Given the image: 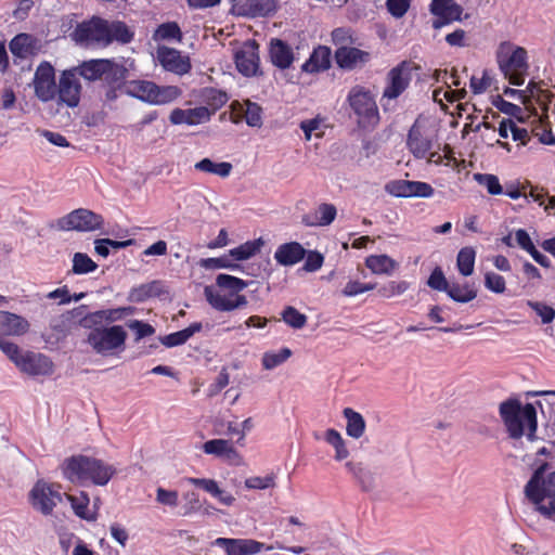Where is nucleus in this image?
I'll return each mask as SVG.
<instances>
[{"instance_id": "32", "label": "nucleus", "mask_w": 555, "mask_h": 555, "mask_svg": "<svg viewBox=\"0 0 555 555\" xmlns=\"http://www.w3.org/2000/svg\"><path fill=\"white\" fill-rule=\"evenodd\" d=\"M195 170L227 178L230 176L233 166L231 163H215L210 158H203L194 165Z\"/></svg>"}, {"instance_id": "41", "label": "nucleus", "mask_w": 555, "mask_h": 555, "mask_svg": "<svg viewBox=\"0 0 555 555\" xmlns=\"http://www.w3.org/2000/svg\"><path fill=\"white\" fill-rule=\"evenodd\" d=\"M133 39V33L124 22L109 23V43L118 41L128 43Z\"/></svg>"}, {"instance_id": "57", "label": "nucleus", "mask_w": 555, "mask_h": 555, "mask_svg": "<svg viewBox=\"0 0 555 555\" xmlns=\"http://www.w3.org/2000/svg\"><path fill=\"white\" fill-rule=\"evenodd\" d=\"M305 263L302 269L307 272H315L320 270L324 263V257L317 250L306 251Z\"/></svg>"}, {"instance_id": "52", "label": "nucleus", "mask_w": 555, "mask_h": 555, "mask_svg": "<svg viewBox=\"0 0 555 555\" xmlns=\"http://www.w3.org/2000/svg\"><path fill=\"white\" fill-rule=\"evenodd\" d=\"M356 39L353 38L352 30L346 27H338L332 31V42L337 47H349L353 44Z\"/></svg>"}, {"instance_id": "47", "label": "nucleus", "mask_w": 555, "mask_h": 555, "mask_svg": "<svg viewBox=\"0 0 555 555\" xmlns=\"http://www.w3.org/2000/svg\"><path fill=\"white\" fill-rule=\"evenodd\" d=\"M244 118L249 127L262 126V108L259 104L247 100L245 102Z\"/></svg>"}, {"instance_id": "39", "label": "nucleus", "mask_w": 555, "mask_h": 555, "mask_svg": "<svg viewBox=\"0 0 555 555\" xmlns=\"http://www.w3.org/2000/svg\"><path fill=\"white\" fill-rule=\"evenodd\" d=\"M325 441L334 447L335 459L337 461L345 460L349 455V451L346 448L345 441L336 429L330 428L325 431Z\"/></svg>"}, {"instance_id": "5", "label": "nucleus", "mask_w": 555, "mask_h": 555, "mask_svg": "<svg viewBox=\"0 0 555 555\" xmlns=\"http://www.w3.org/2000/svg\"><path fill=\"white\" fill-rule=\"evenodd\" d=\"M92 60L93 59L82 61L77 66L69 69H65L61 73L59 83L56 87V96L59 104H65L70 108L77 107L79 105L82 86L78 77H81L90 82L99 80L86 77L83 74L82 68L89 65V62H91Z\"/></svg>"}, {"instance_id": "58", "label": "nucleus", "mask_w": 555, "mask_h": 555, "mask_svg": "<svg viewBox=\"0 0 555 555\" xmlns=\"http://www.w3.org/2000/svg\"><path fill=\"white\" fill-rule=\"evenodd\" d=\"M388 193L396 197H411V189L409 180H396L386 185Z\"/></svg>"}, {"instance_id": "20", "label": "nucleus", "mask_w": 555, "mask_h": 555, "mask_svg": "<svg viewBox=\"0 0 555 555\" xmlns=\"http://www.w3.org/2000/svg\"><path fill=\"white\" fill-rule=\"evenodd\" d=\"M335 62L339 68L353 69L359 64H365L371 60V54L354 47H339L336 49Z\"/></svg>"}, {"instance_id": "2", "label": "nucleus", "mask_w": 555, "mask_h": 555, "mask_svg": "<svg viewBox=\"0 0 555 555\" xmlns=\"http://www.w3.org/2000/svg\"><path fill=\"white\" fill-rule=\"evenodd\" d=\"M63 476L73 483L88 481L96 486H105L115 475L114 466L104 461L87 455H73L62 465Z\"/></svg>"}, {"instance_id": "12", "label": "nucleus", "mask_w": 555, "mask_h": 555, "mask_svg": "<svg viewBox=\"0 0 555 555\" xmlns=\"http://www.w3.org/2000/svg\"><path fill=\"white\" fill-rule=\"evenodd\" d=\"M55 69L49 62L38 65L34 76L36 96L42 102H50L56 96Z\"/></svg>"}, {"instance_id": "26", "label": "nucleus", "mask_w": 555, "mask_h": 555, "mask_svg": "<svg viewBox=\"0 0 555 555\" xmlns=\"http://www.w3.org/2000/svg\"><path fill=\"white\" fill-rule=\"evenodd\" d=\"M337 210L333 204L323 203L319 205L314 216H305L302 222L308 227L330 225L336 218Z\"/></svg>"}, {"instance_id": "3", "label": "nucleus", "mask_w": 555, "mask_h": 555, "mask_svg": "<svg viewBox=\"0 0 555 555\" xmlns=\"http://www.w3.org/2000/svg\"><path fill=\"white\" fill-rule=\"evenodd\" d=\"M499 412L511 438H521L525 433V424L529 429L528 439L535 438L538 421L537 410L532 403H526L522 406L518 399H507L500 404Z\"/></svg>"}, {"instance_id": "1", "label": "nucleus", "mask_w": 555, "mask_h": 555, "mask_svg": "<svg viewBox=\"0 0 555 555\" xmlns=\"http://www.w3.org/2000/svg\"><path fill=\"white\" fill-rule=\"evenodd\" d=\"M86 77L102 79L100 99L105 106H112L121 94H127L153 105L173 102L181 94L176 86H158L150 80H127L129 70L114 59H95L85 66Z\"/></svg>"}, {"instance_id": "53", "label": "nucleus", "mask_w": 555, "mask_h": 555, "mask_svg": "<svg viewBox=\"0 0 555 555\" xmlns=\"http://www.w3.org/2000/svg\"><path fill=\"white\" fill-rule=\"evenodd\" d=\"M427 285L431 289L446 292L449 289L450 283L447 281L442 269L440 267H436L428 278Z\"/></svg>"}, {"instance_id": "27", "label": "nucleus", "mask_w": 555, "mask_h": 555, "mask_svg": "<svg viewBox=\"0 0 555 555\" xmlns=\"http://www.w3.org/2000/svg\"><path fill=\"white\" fill-rule=\"evenodd\" d=\"M365 266L374 274L390 275L398 267V262L388 255H370L365 258Z\"/></svg>"}, {"instance_id": "42", "label": "nucleus", "mask_w": 555, "mask_h": 555, "mask_svg": "<svg viewBox=\"0 0 555 555\" xmlns=\"http://www.w3.org/2000/svg\"><path fill=\"white\" fill-rule=\"evenodd\" d=\"M10 51L13 55L17 57H26L30 53L31 44H30V36L27 34L16 35L10 41Z\"/></svg>"}, {"instance_id": "59", "label": "nucleus", "mask_w": 555, "mask_h": 555, "mask_svg": "<svg viewBox=\"0 0 555 555\" xmlns=\"http://www.w3.org/2000/svg\"><path fill=\"white\" fill-rule=\"evenodd\" d=\"M411 0H386V8L395 18L403 17L409 11Z\"/></svg>"}, {"instance_id": "9", "label": "nucleus", "mask_w": 555, "mask_h": 555, "mask_svg": "<svg viewBox=\"0 0 555 555\" xmlns=\"http://www.w3.org/2000/svg\"><path fill=\"white\" fill-rule=\"evenodd\" d=\"M420 67L411 61H402L392 67L387 74V83L383 91V98L395 100L399 98L410 86L412 72Z\"/></svg>"}, {"instance_id": "50", "label": "nucleus", "mask_w": 555, "mask_h": 555, "mask_svg": "<svg viewBox=\"0 0 555 555\" xmlns=\"http://www.w3.org/2000/svg\"><path fill=\"white\" fill-rule=\"evenodd\" d=\"M527 306L541 318L543 324H548L555 319V309L544 302L528 300Z\"/></svg>"}, {"instance_id": "18", "label": "nucleus", "mask_w": 555, "mask_h": 555, "mask_svg": "<svg viewBox=\"0 0 555 555\" xmlns=\"http://www.w3.org/2000/svg\"><path fill=\"white\" fill-rule=\"evenodd\" d=\"M278 10V0H243L235 9H230L236 16L256 18L273 15Z\"/></svg>"}, {"instance_id": "30", "label": "nucleus", "mask_w": 555, "mask_h": 555, "mask_svg": "<svg viewBox=\"0 0 555 555\" xmlns=\"http://www.w3.org/2000/svg\"><path fill=\"white\" fill-rule=\"evenodd\" d=\"M202 450L206 454H211L219 457L232 459L237 456V452L234 449L231 441L225 439H211L206 441L202 446Z\"/></svg>"}, {"instance_id": "24", "label": "nucleus", "mask_w": 555, "mask_h": 555, "mask_svg": "<svg viewBox=\"0 0 555 555\" xmlns=\"http://www.w3.org/2000/svg\"><path fill=\"white\" fill-rule=\"evenodd\" d=\"M167 292L162 281L155 280L140 284L130 289L128 299L132 302H143L153 297H162Z\"/></svg>"}, {"instance_id": "51", "label": "nucleus", "mask_w": 555, "mask_h": 555, "mask_svg": "<svg viewBox=\"0 0 555 555\" xmlns=\"http://www.w3.org/2000/svg\"><path fill=\"white\" fill-rule=\"evenodd\" d=\"M409 283L405 281H391L378 288L379 296L384 298H391L403 294L409 288Z\"/></svg>"}, {"instance_id": "63", "label": "nucleus", "mask_w": 555, "mask_h": 555, "mask_svg": "<svg viewBox=\"0 0 555 555\" xmlns=\"http://www.w3.org/2000/svg\"><path fill=\"white\" fill-rule=\"evenodd\" d=\"M485 284L487 288L496 294H502L506 288L505 279L494 272H489L486 274Z\"/></svg>"}, {"instance_id": "28", "label": "nucleus", "mask_w": 555, "mask_h": 555, "mask_svg": "<svg viewBox=\"0 0 555 555\" xmlns=\"http://www.w3.org/2000/svg\"><path fill=\"white\" fill-rule=\"evenodd\" d=\"M65 495L77 517L88 521L96 519V514L89 511L90 499L87 492L80 491L77 495Z\"/></svg>"}, {"instance_id": "21", "label": "nucleus", "mask_w": 555, "mask_h": 555, "mask_svg": "<svg viewBox=\"0 0 555 555\" xmlns=\"http://www.w3.org/2000/svg\"><path fill=\"white\" fill-rule=\"evenodd\" d=\"M29 330L28 321L15 313L0 311V337L22 336Z\"/></svg>"}, {"instance_id": "49", "label": "nucleus", "mask_w": 555, "mask_h": 555, "mask_svg": "<svg viewBox=\"0 0 555 555\" xmlns=\"http://www.w3.org/2000/svg\"><path fill=\"white\" fill-rule=\"evenodd\" d=\"M283 321L293 328H302L307 323V317L296 308L287 306L282 312Z\"/></svg>"}, {"instance_id": "54", "label": "nucleus", "mask_w": 555, "mask_h": 555, "mask_svg": "<svg viewBox=\"0 0 555 555\" xmlns=\"http://www.w3.org/2000/svg\"><path fill=\"white\" fill-rule=\"evenodd\" d=\"M376 287L375 284L361 283L359 281H349L341 291L345 297H354Z\"/></svg>"}, {"instance_id": "33", "label": "nucleus", "mask_w": 555, "mask_h": 555, "mask_svg": "<svg viewBox=\"0 0 555 555\" xmlns=\"http://www.w3.org/2000/svg\"><path fill=\"white\" fill-rule=\"evenodd\" d=\"M201 98L206 104L205 107H208L209 112H212V115L229 101V95L225 91L215 88H205L202 91Z\"/></svg>"}, {"instance_id": "7", "label": "nucleus", "mask_w": 555, "mask_h": 555, "mask_svg": "<svg viewBox=\"0 0 555 555\" xmlns=\"http://www.w3.org/2000/svg\"><path fill=\"white\" fill-rule=\"evenodd\" d=\"M127 339V332L121 325L109 327L99 326L92 328L86 341L92 349L102 356L114 354L115 350L122 349Z\"/></svg>"}, {"instance_id": "45", "label": "nucleus", "mask_w": 555, "mask_h": 555, "mask_svg": "<svg viewBox=\"0 0 555 555\" xmlns=\"http://www.w3.org/2000/svg\"><path fill=\"white\" fill-rule=\"evenodd\" d=\"M216 284L220 288L229 289L233 294L243 291L247 286V282L244 280L229 274H219L216 279Z\"/></svg>"}, {"instance_id": "36", "label": "nucleus", "mask_w": 555, "mask_h": 555, "mask_svg": "<svg viewBox=\"0 0 555 555\" xmlns=\"http://www.w3.org/2000/svg\"><path fill=\"white\" fill-rule=\"evenodd\" d=\"M346 468L359 482L363 491H370L373 488L374 481L371 473L365 470L362 463L347 462Z\"/></svg>"}, {"instance_id": "11", "label": "nucleus", "mask_w": 555, "mask_h": 555, "mask_svg": "<svg viewBox=\"0 0 555 555\" xmlns=\"http://www.w3.org/2000/svg\"><path fill=\"white\" fill-rule=\"evenodd\" d=\"M59 224L65 231L92 232L103 228L104 218L92 210L78 208L60 219Z\"/></svg>"}, {"instance_id": "64", "label": "nucleus", "mask_w": 555, "mask_h": 555, "mask_svg": "<svg viewBox=\"0 0 555 555\" xmlns=\"http://www.w3.org/2000/svg\"><path fill=\"white\" fill-rule=\"evenodd\" d=\"M411 197H430L434 194V188L422 181H410Z\"/></svg>"}, {"instance_id": "55", "label": "nucleus", "mask_w": 555, "mask_h": 555, "mask_svg": "<svg viewBox=\"0 0 555 555\" xmlns=\"http://www.w3.org/2000/svg\"><path fill=\"white\" fill-rule=\"evenodd\" d=\"M275 486V476L273 474L266 477L254 476L245 480V487L248 489L264 490Z\"/></svg>"}, {"instance_id": "15", "label": "nucleus", "mask_w": 555, "mask_h": 555, "mask_svg": "<svg viewBox=\"0 0 555 555\" xmlns=\"http://www.w3.org/2000/svg\"><path fill=\"white\" fill-rule=\"evenodd\" d=\"M76 35L80 41L107 46L109 44V23L101 17L92 18L88 23L78 25Z\"/></svg>"}, {"instance_id": "17", "label": "nucleus", "mask_w": 555, "mask_h": 555, "mask_svg": "<svg viewBox=\"0 0 555 555\" xmlns=\"http://www.w3.org/2000/svg\"><path fill=\"white\" fill-rule=\"evenodd\" d=\"M157 60L165 70L179 76L188 74L192 68L190 57L173 48L159 47Z\"/></svg>"}, {"instance_id": "60", "label": "nucleus", "mask_w": 555, "mask_h": 555, "mask_svg": "<svg viewBox=\"0 0 555 555\" xmlns=\"http://www.w3.org/2000/svg\"><path fill=\"white\" fill-rule=\"evenodd\" d=\"M127 325L131 331L134 332L135 340H140L155 333V328L151 324L140 320H131Z\"/></svg>"}, {"instance_id": "61", "label": "nucleus", "mask_w": 555, "mask_h": 555, "mask_svg": "<svg viewBox=\"0 0 555 555\" xmlns=\"http://www.w3.org/2000/svg\"><path fill=\"white\" fill-rule=\"evenodd\" d=\"M186 481L197 488L203 489L211 495L220 494V488L217 481L214 479L189 477L186 478Z\"/></svg>"}, {"instance_id": "14", "label": "nucleus", "mask_w": 555, "mask_h": 555, "mask_svg": "<svg viewBox=\"0 0 555 555\" xmlns=\"http://www.w3.org/2000/svg\"><path fill=\"white\" fill-rule=\"evenodd\" d=\"M434 135L418 120L412 125L406 138V146L412 155L417 159L427 157L429 151L434 147Z\"/></svg>"}, {"instance_id": "8", "label": "nucleus", "mask_w": 555, "mask_h": 555, "mask_svg": "<svg viewBox=\"0 0 555 555\" xmlns=\"http://www.w3.org/2000/svg\"><path fill=\"white\" fill-rule=\"evenodd\" d=\"M61 486L59 483H49L42 479L38 480L29 492V503L34 509L48 516L62 502Z\"/></svg>"}, {"instance_id": "38", "label": "nucleus", "mask_w": 555, "mask_h": 555, "mask_svg": "<svg viewBox=\"0 0 555 555\" xmlns=\"http://www.w3.org/2000/svg\"><path fill=\"white\" fill-rule=\"evenodd\" d=\"M476 251L473 247H464L457 254L456 264L459 272L468 276L474 272Z\"/></svg>"}, {"instance_id": "31", "label": "nucleus", "mask_w": 555, "mask_h": 555, "mask_svg": "<svg viewBox=\"0 0 555 555\" xmlns=\"http://www.w3.org/2000/svg\"><path fill=\"white\" fill-rule=\"evenodd\" d=\"M343 414L347 420V435L354 439L361 438L365 431L364 417L359 412L354 411L351 408H345Z\"/></svg>"}, {"instance_id": "62", "label": "nucleus", "mask_w": 555, "mask_h": 555, "mask_svg": "<svg viewBox=\"0 0 555 555\" xmlns=\"http://www.w3.org/2000/svg\"><path fill=\"white\" fill-rule=\"evenodd\" d=\"M0 350L15 364L17 365L23 353L20 347L11 341L0 337Z\"/></svg>"}, {"instance_id": "25", "label": "nucleus", "mask_w": 555, "mask_h": 555, "mask_svg": "<svg viewBox=\"0 0 555 555\" xmlns=\"http://www.w3.org/2000/svg\"><path fill=\"white\" fill-rule=\"evenodd\" d=\"M331 67V49L319 46L310 57L302 64L301 69L307 73H318Z\"/></svg>"}, {"instance_id": "19", "label": "nucleus", "mask_w": 555, "mask_h": 555, "mask_svg": "<svg viewBox=\"0 0 555 555\" xmlns=\"http://www.w3.org/2000/svg\"><path fill=\"white\" fill-rule=\"evenodd\" d=\"M212 112L208 107L197 106L194 108H175L171 111L169 120L172 125H189L195 126L210 120Z\"/></svg>"}, {"instance_id": "56", "label": "nucleus", "mask_w": 555, "mask_h": 555, "mask_svg": "<svg viewBox=\"0 0 555 555\" xmlns=\"http://www.w3.org/2000/svg\"><path fill=\"white\" fill-rule=\"evenodd\" d=\"M216 544L222 547L227 555H244L241 539L218 538Z\"/></svg>"}, {"instance_id": "37", "label": "nucleus", "mask_w": 555, "mask_h": 555, "mask_svg": "<svg viewBox=\"0 0 555 555\" xmlns=\"http://www.w3.org/2000/svg\"><path fill=\"white\" fill-rule=\"evenodd\" d=\"M206 299L209 305L218 311H232V301L234 294H222L220 292H212L209 287L205 288Z\"/></svg>"}, {"instance_id": "10", "label": "nucleus", "mask_w": 555, "mask_h": 555, "mask_svg": "<svg viewBox=\"0 0 555 555\" xmlns=\"http://www.w3.org/2000/svg\"><path fill=\"white\" fill-rule=\"evenodd\" d=\"M498 62L509 83L521 86L525 81V73L528 68L527 51L521 47L515 48L512 53L505 54L501 51L498 54Z\"/></svg>"}, {"instance_id": "40", "label": "nucleus", "mask_w": 555, "mask_h": 555, "mask_svg": "<svg viewBox=\"0 0 555 555\" xmlns=\"http://www.w3.org/2000/svg\"><path fill=\"white\" fill-rule=\"evenodd\" d=\"M98 264L85 253H76L73 257L72 271L75 274H88L95 271Z\"/></svg>"}, {"instance_id": "34", "label": "nucleus", "mask_w": 555, "mask_h": 555, "mask_svg": "<svg viewBox=\"0 0 555 555\" xmlns=\"http://www.w3.org/2000/svg\"><path fill=\"white\" fill-rule=\"evenodd\" d=\"M264 242L261 237L254 241H247L244 244L231 249L230 256L237 261L247 260L258 254L263 246Z\"/></svg>"}, {"instance_id": "22", "label": "nucleus", "mask_w": 555, "mask_h": 555, "mask_svg": "<svg viewBox=\"0 0 555 555\" xmlns=\"http://www.w3.org/2000/svg\"><path fill=\"white\" fill-rule=\"evenodd\" d=\"M306 256V249L298 242L281 244L275 253L274 259L281 266L289 267L300 262Z\"/></svg>"}, {"instance_id": "46", "label": "nucleus", "mask_w": 555, "mask_h": 555, "mask_svg": "<svg viewBox=\"0 0 555 555\" xmlns=\"http://www.w3.org/2000/svg\"><path fill=\"white\" fill-rule=\"evenodd\" d=\"M292 356L288 348H282L279 352H266L262 357V366L266 370H272L284 363Z\"/></svg>"}, {"instance_id": "23", "label": "nucleus", "mask_w": 555, "mask_h": 555, "mask_svg": "<svg viewBox=\"0 0 555 555\" xmlns=\"http://www.w3.org/2000/svg\"><path fill=\"white\" fill-rule=\"evenodd\" d=\"M269 55L272 64L280 69L289 68L294 62L292 48L279 38L271 39Z\"/></svg>"}, {"instance_id": "48", "label": "nucleus", "mask_w": 555, "mask_h": 555, "mask_svg": "<svg viewBox=\"0 0 555 555\" xmlns=\"http://www.w3.org/2000/svg\"><path fill=\"white\" fill-rule=\"evenodd\" d=\"M475 180L483 185L488 193L491 195H500L503 193V188L500 183L499 178L491 173H476Z\"/></svg>"}, {"instance_id": "13", "label": "nucleus", "mask_w": 555, "mask_h": 555, "mask_svg": "<svg viewBox=\"0 0 555 555\" xmlns=\"http://www.w3.org/2000/svg\"><path fill=\"white\" fill-rule=\"evenodd\" d=\"M236 69L245 77L261 75L259 44L255 40H248L236 51L234 55Z\"/></svg>"}, {"instance_id": "16", "label": "nucleus", "mask_w": 555, "mask_h": 555, "mask_svg": "<svg viewBox=\"0 0 555 555\" xmlns=\"http://www.w3.org/2000/svg\"><path fill=\"white\" fill-rule=\"evenodd\" d=\"M16 367L30 376H46L53 373L54 364L51 359L43 353L25 351Z\"/></svg>"}, {"instance_id": "6", "label": "nucleus", "mask_w": 555, "mask_h": 555, "mask_svg": "<svg viewBox=\"0 0 555 555\" xmlns=\"http://www.w3.org/2000/svg\"><path fill=\"white\" fill-rule=\"evenodd\" d=\"M347 101L357 116L360 128H374L379 122V112L376 101L370 90L362 86L351 88Z\"/></svg>"}, {"instance_id": "43", "label": "nucleus", "mask_w": 555, "mask_h": 555, "mask_svg": "<svg viewBox=\"0 0 555 555\" xmlns=\"http://www.w3.org/2000/svg\"><path fill=\"white\" fill-rule=\"evenodd\" d=\"M463 8L453 2L448 7V10L444 11L443 15H440L433 22V27L435 29H439L444 25H448L454 21H462Z\"/></svg>"}, {"instance_id": "44", "label": "nucleus", "mask_w": 555, "mask_h": 555, "mask_svg": "<svg viewBox=\"0 0 555 555\" xmlns=\"http://www.w3.org/2000/svg\"><path fill=\"white\" fill-rule=\"evenodd\" d=\"M155 38L159 40H178L182 39V33L176 22H167L160 24L156 31Z\"/></svg>"}, {"instance_id": "29", "label": "nucleus", "mask_w": 555, "mask_h": 555, "mask_svg": "<svg viewBox=\"0 0 555 555\" xmlns=\"http://www.w3.org/2000/svg\"><path fill=\"white\" fill-rule=\"evenodd\" d=\"M203 325L201 322H194L188 327L168 334L162 338V344L168 348L177 347L186 343L194 334L201 332Z\"/></svg>"}, {"instance_id": "35", "label": "nucleus", "mask_w": 555, "mask_h": 555, "mask_svg": "<svg viewBox=\"0 0 555 555\" xmlns=\"http://www.w3.org/2000/svg\"><path fill=\"white\" fill-rule=\"evenodd\" d=\"M446 293L451 299L462 304L469 302L477 297V291L467 283L463 285L452 283L449 285V289H447Z\"/></svg>"}, {"instance_id": "4", "label": "nucleus", "mask_w": 555, "mask_h": 555, "mask_svg": "<svg viewBox=\"0 0 555 555\" xmlns=\"http://www.w3.org/2000/svg\"><path fill=\"white\" fill-rule=\"evenodd\" d=\"M548 464H541L525 486V494L547 519L555 520V472L545 475Z\"/></svg>"}]
</instances>
